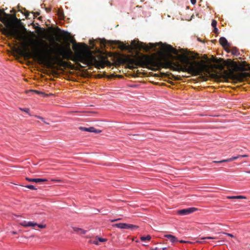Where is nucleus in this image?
Segmentation results:
<instances>
[{
    "instance_id": "f257e3e1",
    "label": "nucleus",
    "mask_w": 250,
    "mask_h": 250,
    "mask_svg": "<svg viewBox=\"0 0 250 250\" xmlns=\"http://www.w3.org/2000/svg\"><path fill=\"white\" fill-rule=\"evenodd\" d=\"M34 52L32 53L27 48L25 49L26 55L30 57H35L42 62H48L49 61L60 59L61 56L66 58L64 54V51L60 50L59 51L55 50L51 48H45L42 49L34 48Z\"/></svg>"
},
{
    "instance_id": "f03ea898",
    "label": "nucleus",
    "mask_w": 250,
    "mask_h": 250,
    "mask_svg": "<svg viewBox=\"0 0 250 250\" xmlns=\"http://www.w3.org/2000/svg\"><path fill=\"white\" fill-rule=\"evenodd\" d=\"M131 45L132 49L134 51H144L146 52H148L151 49H153V51H156V46L159 44H161V47L168 53H170L174 55H176L178 52L176 49L173 48L171 45L167 44H163L162 42L153 43H149L147 45L146 43L140 42L138 40H134L131 42Z\"/></svg>"
},
{
    "instance_id": "7ed1b4c3",
    "label": "nucleus",
    "mask_w": 250,
    "mask_h": 250,
    "mask_svg": "<svg viewBox=\"0 0 250 250\" xmlns=\"http://www.w3.org/2000/svg\"><path fill=\"white\" fill-rule=\"evenodd\" d=\"M182 63L179 66L180 70L193 73L195 75H202L205 71L208 70L205 65L199 62L194 64L189 62L188 59L183 60Z\"/></svg>"
},
{
    "instance_id": "20e7f679",
    "label": "nucleus",
    "mask_w": 250,
    "mask_h": 250,
    "mask_svg": "<svg viewBox=\"0 0 250 250\" xmlns=\"http://www.w3.org/2000/svg\"><path fill=\"white\" fill-rule=\"evenodd\" d=\"M1 28L2 29L3 34L7 37L10 39H14L17 40H20V36L16 30L12 29L3 28L2 25L0 23V29Z\"/></svg>"
},
{
    "instance_id": "39448f33",
    "label": "nucleus",
    "mask_w": 250,
    "mask_h": 250,
    "mask_svg": "<svg viewBox=\"0 0 250 250\" xmlns=\"http://www.w3.org/2000/svg\"><path fill=\"white\" fill-rule=\"evenodd\" d=\"M197 210L198 209L195 208H189L179 210L178 213L181 215H186L191 213Z\"/></svg>"
},
{
    "instance_id": "423d86ee",
    "label": "nucleus",
    "mask_w": 250,
    "mask_h": 250,
    "mask_svg": "<svg viewBox=\"0 0 250 250\" xmlns=\"http://www.w3.org/2000/svg\"><path fill=\"white\" fill-rule=\"evenodd\" d=\"M80 129L83 131H87L90 132H94L96 133H99L101 132V130H98L95 129L94 127H80Z\"/></svg>"
},
{
    "instance_id": "0eeeda50",
    "label": "nucleus",
    "mask_w": 250,
    "mask_h": 250,
    "mask_svg": "<svg viewBox=\"0 0 250 250\" xmlns=\"http://www.w3.org/2000/svg\"><path fill=\"white\" fill-rule=\"evenodd\" d=\"M9 15L6 14L4 11H1L0 10V21L4 23H6L7 21V18Z\"/></svg>"
},
{
    "instance_id": "6e6552de",
    "label": "nucleus",
    "mask_w": 250,
    "mask_h": 250,
    "mask_svg": "<svg viewBox=\"0 0 250 250\" xmlns=\"http://www.w3.org/2000/svg\"><path fill=\"white\" fill-rule=\"evenodd\" d=\"M26 180L29 182H35V183H40L42 182H46L47 180L46 179L43 178H29L26 177Z\"/></svg>"
},
{
    "instance_id": "1a4fd4ad",
    "label": "nucleus",
    "mask_w": 250,
    "mask_h": 250,
    "mask_svg": "<svg viewBox=\"0 0 250 250\" xmlns=\"http://www.w3.org/2000/svg\"><path fill=\"white\" fill-rule=\"evenodd\" d=\"M239 158H240V156H239V155H238L237 156H234V157H232L229 159H225V160H223L221 161H213V163H224V162H231L233 160H236L237 159H238Z\"/></svg>"
},
{
    "instance_id": "9d476101",
    "label": "nucleus",
    "mask_w": 250,
    "mask_h": 250,
    "mask_svg": "<svg viewBox=\"0 0 250 250\" xmlns=\"http://www.w3.org/2000/svg\"><path fill=\"white\" fill-rule=\"evenodd\" d=\"M20 225L25 227H35L38 225V224L36 223H34L32 222H27L25 221H23L22 222L20 223Z\"/></svg>"
},
{
    "instance_id": "9b49d317",
    "label": "nucleus",
    "mask_w": 250,
    "mask_h": 250,
    "mask_svg": "<svg viewBox=\"0 0 250 250\" xmlns=\"http://www.w3.org/2000/svg\"><path fill=\"white\" fill-rule=\"evenodd\" d=\"M219 42L223 46H229V43L225 37H221L219 39Z\"/></svg>"
},
{
    "instance_id": "f8f14e48",
    "label": "nucleus",
    "mask_w": 250,
    "mask_h": 250,
    "mask_svg": "<svg viewBox=\"0 0 250 250\" xmlns=\"http://www.w3.org/2000/svg\"><path fill=\"white\" fill-rule=\"evenodd\" d=\"M73 229L75 232L80 234H85L87 232L85 230L77 227H73Z\"/></svg>"
},
{
    "instance_id": "ddd939ff",
    "label": "nucleus",
    "mask_w": 250,
    "mask_h": 250,
    "mask_svg": "<svg viewBox=\"0 0 250 250\" xmlns=\"http://www.w3.org/2000/svg\"><path fill=\"white\" fill-rule=\"evenodd\" d=\"M226 51L229 53H231L233 55L238 56L239 55V53L236 47H233L231 50L229 49H226Z\"/></svg>"
},
{
    "instance_id": "4468645a",
    "label": "nucleus",
    "mask_w": 250,
    "mask_h": 250,
    "mask_svg": "<svg viewBox=\"0 0 250 250\" xmlns=\"http://www.w3.org/2000/svg\"><path fill=\"white\" fill-rule=\"evenodd\" d=\"M164 236L170 241L172 243H174L178 241L177 238L171 234H166Z\"/></svg>"
},
{
    "instance_id": "2eb2a0df",
    "label": "nucleus",
    "mask_w": 250,
    "mask_h": 250,
    "mask_svg": "<svg viewBox=\"0 0 250 250\" xmlns=\"http://www.w3.org/2000/svg\"><path fill=\"white\" fill-rule=\"evenodd\" d=\"M110 42L111 43H112V44H114L115 45H119L121 48L123 49V48L126 47V46L125 45H124L123 42H120V41H110Z\"/></svg>"
},
{
    "instance_id": "dca6fc26",
    "label": "nucleus",
    "mask_w": 250,
    "mask_h": 250,
    "mask_svg": "<svg viewBox=\"0 0 250 250\" xmlns=\"http://www.w3.org/2000/svg\"><path fill=\"white\" fill-rule=\"evenodd\" d=\"M113 227H117L121 229H126V223H117L113 225Z\"/></svg>"
},
{
    "instance_id": "f3484780",
    "label": "nucleus",
    "mask_w": 250,
    "mask_h": 250,
    "mask_svg": "<svg viewBox=\"0 0 250 250\" xmlns=\"http://www.w3.org/2000/svg\"><path fill=\"white\" fill-rule=\"evenodd\" d=\"M139 228L138 226L132 225V224H126V229H130L132 230H135Z\"/></svg>"
},
{
    "instance_id": "a211bd4d",
    "label": "nucleus",
    "mask_w": 250,
    "mask_h": 250,
    "mask_svg": "<svg viewBox=\"0 0 250 250\" xmlns=\"http://www.w3.org/2000/svg\"><path fill=\"white\" fill-rule=\"evenodd\" d=\"M151 239V236L149 235L146 236H142L140 238L142 241H145L146 240H150Z\"/></svg>"
},
{
    "instance_id": "6ab92c4d",
    "label": "nucleus",
    "mask_w": 250,
    "mask_h": 250,
    "mask_svg": "<svg viewBox=\"0 0 250 250\" xmlns=\"http://www.w3.org/2000/svg\"><path fill=\"white\" fill-rule=\"evenodd\" d=\"M25 187L28 188L32 190H37V188L33 185H29L24 186Z\"/></svg>"
},
{
    "instance_id": "aec40b11",
    "label": "nucleus",
    "mask_w": 250,
    "mask_h": 250,
    "mask_svg": "<svg viewBox=\"0 0 250 250\" xmlns=\"http://www.w3.org/2000/svg\"><path fill=\"white\" fill-rule=\"evenodd\" d=\"M95 239L98 240V241L100 242H104L106 241V239L98 237V236L96 237Z\"/></svg>"
},
{
    "instance_id": "412c9836",
    "label": "nucleus",
    "mask_w": 250,
    "mask_h": 250,
    "mask_svg": "<svg viewBox=\"0 0 250 250\" xmlns=\"http://www.w3.org/2000/svg\"><path fill=\"white\" fill-rule=\"evenodd\" d=\"M36 118H38V119H41L42 121L45 124H47V125H48L49 123H47L45 121V120L43 118L41 117V116H35Z\"/></svg>"
},
{
    "instance_id": "4be33fe9",
    "label": "nucleus",
    "mask_w": 250,
    "mask_h": 250,
    "mask_svg": "<svg viewBox=\"0 0 250 250\" xmlns=\"http://www.w3.org/2000/svg\"><path fill=\"white\" fill-rule=\"evenodd\" d=\"M211 25L213 28L216 27L217 21L214 20H212V22H211Z\"/></svg>"
},
{
    "instance_id": "5701e85b",
    "label": "nucleus",
    "mask_w": 250,
    "mask_h": 250,
    "mask_svg": "<svg viewBox=\"0 0 250 250\" xmlns=\"http://www.w3.org/2000/svg\"><path fill=\"white\" fill-rule=\"evenodd\" d=\"M202 239H203V240H205V239H216V237H206L202 238Z\"/></svg>"
},
{
    "instance_id": "b1692460",
    "label": "nucleus",
    "mask_w": 250,
    "mask_h": 250,
    "mask_svg": "<svg viewBox=\"0 0 250 250\" xmlns=\"http://www.w3.org/2000/svg\"><path fill=\"white\" fill-rule=\"evenodd\" d=\"M37 226L41 229H43L45 228L46 225L43 224H38Z\"/></svg>"
},
{
    "instance_id": "393cba45",
    "label": "nucleus",
    "mask_w": 250,
    "mask_h": 250,
    "mask_svg": "<svg viewBox=\"0 0 250 250\" xmlns=\"http://www.w3.org/2000/svg\"><path fill=\"white\" fill-rule=\"evenodd\" d=\"M236 198H237V199H246V197L245 196H241V195L237 196Z\"/></svg>"
},
{
    "instance_id": "a878e982",
    "label": "nucleus",
    "mask_w": 250,
    "mask_h": 250,
    "mask_svg": "<svg viewBox=\"0 0 250 250\" xmlns=\"http://www.w3.org/2000/svg\"><path fill=\"white\" fill-rule=\"evenodd\" d=\"M237 196H228V199H237L236 198Z\"/></svg>"
},
{
    "instance_id": "bb28decb",
    "label": "nucleus",
    "mask_w": 250,
    "mask_h": 250,
    "mask_svg": "<svg viewBox=\"0 0 250 250\" xmlns=\"http://www.w3.org/2000/svg\"><path fill=\"white\" fill-rule=\"evenodd\" d=\"M103 214H107L109 211L107 210H104L102 211Z\"/></svg>"
},
{
    "instance_id": "cd10ccee",
    "label": "nucleus",
    "mask_w": 250,
    "mask_h": 250,
    "mask_svg": "<svg viewBox=\"0 0 250 250\" xmlns=\"http://www.w3.org/2000/svg\"><path fill=\"white\" fill-rule=\"evenodd\" d=\"M213 32L217 34L218 33V29L217 27H214V29H213Z\"/></svg>"
},
{
    "instance_id": "c85d7f7f",
    "label": "nucleus",
    "mask_w": 250,
    "mask_h": 250,
    "mask_svg": "<svg viewBox=\"0 0 250 250\" xmlns=\"http://www.w3.org/2000/svg\"><path fill=\"white\" fill-rule=\"evenodd\" d=\"M224 233V234L227 235H228V236H230V237H233L234 236L233 234H230V233H225V232H224V233Z\"/></svg>"
},
{
    "instance_id": "c756f323",
    "label": "nucleus",
    "mask_w": 250,
    "mask_h": 250,
    "mask_svg": "<svg viewBox=\"0 0 250 250\" xmlns=\"http://www.w3.org/2000/svg\"><path fill=\"white\" fill-rule=\"evenodd\" d=\"M21 110L27 113H28L29 111V109L28 108H25Z\"/></svg>"
},
{
    "instance_id": "7c9ffc66",
    "label": "nucleus",
    "mask_w": 250,
    "mask_h": 250,
    "mask_svg": "<svg viewBox=\"0 0 250 250\" xmlns=\"http://www.w3.org/2000/svg\"><path fill=\"white\" fill-rule=\"evenodd\" d=\"M120 220H121V218H117V219H115L111 220V222H116V221H117Z\"/></svg>"
},
{
    "instance_id": "2f4dec72",
    "label": "nucleus",
    "mask_w": 250,
    "mask_h": 250,
    "mask_svg": "<svg viewBox=\"0 0 250 250\" xmlns=\"http://www.w3.org/2000/svg\"><path fill=\"white\" fill-rule=\"evenodd\" d=\"M190 2L192 4H195L196 2V0H190Z\"/></svg>"
},
{
    "instance_id": "473e14b6",
    "label": "nucleus",
    "mask_w": 250,
    "mask_h": 250,
    "mask_svg": "<svg viewBox=\"0 0 250 250\" xmlns=\"http://www.w3.org/2000/svg\"><path fill=\"white\" fill-rule=\"evenodd\" d=\"M239 156L240 157H248V155H239Z\"/></svg>"
},
{
    "instance_id": "72a5a7b5",
    "label": "nucleus",
    "mask_w": 250,
    "mask_h": 250,
    "mask_svg": "<svg viewBox=\"0 0 250 250\" xmlns=\"http://www.w3.org/2000/svg\"><path fill=\"white\" fill-rule=\"evenodd\" d=\"M93 244L96 245H99V243L97 241V240L96 239L95 240H94L93 242Z\"/></svg>"
},
{
    "instance_id": "f704fd0d",
    "label": "nucleus",
    "mask_w": 250,
    "mask_h": 250,
    "mask_svg": "<svg viewBox=\"0 0 250 250\" xmlns=\"http://www.w3.org/2000/svg\"><path fill=\"white\" fill-rule=\"evenodd\" d=\"M151 250H161V249L158 247H156L155 248L151 249Z\"/></svg>"
},
{
    "instance_id": "c9c22d12",
    "label": "nucleus",
    "mask_w": 250,
    "mask_h": 250,
    "mask_svg": "<svg viewBox=\"0 0 250 250\" xmlns=\"http://www.w3.org/2000/svg\"><path fill=\"white\" fill-rule=\"evenodd\" d=\"M80 44H81L80 43H79V44H76V45H75V47H78V49H79V50H81V47L79 46V45H80Z\"/></svg>"
},
{
    "instance_id": "e433bc0d",
    "label": "nucleus",
    "mask_w": 250,
    "mask_h": 250,
    "mask_svg": "<svg viewBox=\"0 0 250 250\" xmlns=\"http://www.w3.org/2000/svg\"><path fill=\"white\" fill-rule=\"evenodd\" d=\"M106 42V41L104 40L101 43L103 44V45L104 46Z\"/></svg>"
},
{
    "instance_id": "4c0bfd02",
    "label": "nucleus",
    "mask_w": 250,
    "mask_h": 250,
    "mask_svg": "<svg viewBox=\"0 0 250 250\" xmlns=\"http://www.w3.org/2000/svg\"><path fill=\"white\" fill-rule=\"evenodd\" d=\"M59 16H60V17L61 18H62V16H63V13H59Z\"/></svg>"
},
{
    "instance_id": "58836bf2",
    "label": "nucleus",
    "mask_w": 250,
    "mask_h": 250,
    "mask_svg": "<svg viewBox=\"0 0 250 250\" xmlns=\"http://www.w3.org/2000/svg\"><path fill=\"white\" fill-rule=\"evenodd\" d=\"M160 249H161V250H166L167 248L164 247V248H161Z\"/></svg>"
},
{
    "instance_id": "ea45409f",
    "label": "nucleus",
    "mask_w": 250,
    "mask_h": 250,
    "mask_svg": "<svg viewBox=\"0 0 250 250\" xmlns=\"http://www.w3.org/2000/svg\"><path fill=\"white\" fill-rule=\"evenodd\" d=\"M29 15V14H25V16H26V18H28V17Z\"/></svg>"
},
{
    "instance_id": "a19ab883",
    "label": "nucleus",
    "mask_w": 250,
    "mask_h": 250,
    "mask_svg": "<svg viewBox=\"0 0 250 250\" xmlns=\"http://www.w3.org/2000/svg\"><path fill=\"white\" fill-rule=\"evenodd\" d=\"M43 43L45 44L46 46H47V44L46 42H43Z\"/></svg>"
},
{
    "instance_id": "79ce46f5",
    "label": "nucleus",
    "mask_w": 250,
    "mask_h": 250,
    "mask_svg": "<svg viewBox=\"0 0 250 250\" xmlns=\"http://www.w3.org/2000/svg\"><path fill=\"white\" fill-rule=\"evenodd\" d=\"M224 73H225V74H228V72H227L226 71H224Z\"/></svg>"
},
{
    "instance_id": "37998d69",
    "label": "nucleus",
    "mask_w": 250,
    "mask_h": 250,
    "mask_svg": "<svg viewBox=\"0 0 250 250\" xmlns=\"http://www.w3.org/2000/svg\"><path fill=\"white\" fill-rule=\"evenodd\" d=\"M69 52H70V53H72V51H71V50H70V49H69Z\"/></svg>"
},
{
    "instance_id": "c03bdc74",
    "label": "nucleus",
    "mask_w": 250,
    "mask_h": 250,
    "mask_svg": "<svg viewBox=\"0 0 250 250\" xmlns=\"http://www.w3.org/2000/svg\"><path fill=\"white\" fill-rule=\"evenodd\" d=\"M180 242H181V243H183V242H184V241H183V240H181V241H180Z\"/></svg>"
},
{
    "instance_id": "a18cd8bd",
    "label": "nucleus",
    "mask_w": 250,
    "mask_h": 250,
    "mask_svg": "<svg viewBox=\"0 0 250 250\" xmlns=\"http://www.w3.org/2000/svg\"><path fill=\"white\" fill-rule=\"evenodd\" d=\"M246 172L248 173H250V171H247Z\"/></svg>"
},
{
    "instance_id": "49530a36",
    "label": "nucleus",
    "mask_w": 250,
    "mask_h": 250,
    "mask_svg": "<svg viewBox=\"0 0 250 250\" xmlns=\"http://www.w3.org/2000/svg\"><path fill=\"white\" fill-rule=\"evenodd\" d=\"M90 44L91 45H93L92 43V42H90Z\"/></svg>"
},
{
    "instance_id": "de8ad7c7",
    "label": "nucleus",
    "mask_w": 250,
    "mask_h": 250,
    "mask_svg": "<svg viewBox=\"0 0 250 250\" xmlns=\"http://www.w3.org/2000/svg\"><path fill=\"white\" fill-rule=\"evenodd\" d=\"M13 233H14V234H16V232H13Z\"/></svg>"
}]
</instances>
